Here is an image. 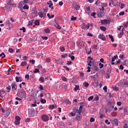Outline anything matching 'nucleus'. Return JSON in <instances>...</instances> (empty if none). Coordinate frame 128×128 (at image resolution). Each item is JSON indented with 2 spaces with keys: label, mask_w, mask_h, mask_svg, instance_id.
<instances>
[{
  "label": "nucleus",
  "mask_w": 128,
  "mask_h": 128,
  "mask_svg": "<svg viewBox=\"0 0 128 128\" xmlns=\"http://www.w3.org/2000/svg\"><path fill=\"white\" fill-rule=\"evenodd\" d=\"M18 96L22 98H26V93L24 90L21 89L18 90Z\"/></svg>",
  "instance_id": "f257e3e1"
},
{
  "label": "nucleus",
  "mask_w": 128,
  "mask_h": 128,
  "mask_svg": "<svg viewBox=\"0 0 128 128\" xmlns=\"http://www.w3.org/2000/svg\"><path fill=\"white\" fill-rule=\"evenodd\" d=\"M42 120L43 122H48L50 117H48L46 114H43L42 116Z\"/></svg>",
  "instance_id": "f03ea898"
},
{
  "label": "nucleus",
  "mask_w": 128,
  "mask_h": 128,
  "mask_svg": "<svg viewBox=\"0 0 128 128\" xmlns=\"http://www.w3.org/2000/svg\"><path fill=\"white\" fill-rule=\"evenodd\" d=\"M104 11L102 10V9H99V10L97 12V14L98 18H102V14H104Z\"/></svg>",
  "instance_id": "7ed1b4c3"
},
{
  "label": "nucleus",
  "mask_w": 128,
  "mask_h": 128,
  "mask_svg": "<svg viewBox=\"0 0 128 128\" xmlns=\"http://www.w3.org/2000/svg\"><path fill=\"white\" fill-rule=\"evenodd\" d=\"M84 104V102H82L80 103V104H81V106H80V108H79V115L80 116V114H82V108H84V105H83Z\"/></svg>",
  "instance_id": "20e7f679"
},
{
  "label": "nucleus",
  "mask_w": 128,
  "mask_h": 128,
  "mask_svg": "<svg viewBox=\"0 0 128 128\" xmlns=\"http://www.w3.org/2000/svg\"><path fill=\"white\" fill-rule=\"evenodd\" d=\"M112 122V124H114L115 126H118V119L115 118L114 120H110Z\"/></svg>",
  "instance_id": "39448f33"
},
{
  "label": "nucleus",
  "mask_w": 128,
  "mask_h": 128,
  "mask_svg": "<svg viewBox=\"0 0 128 128\" xmlns=\"http://www.w3.org/2000/svg\"><path fill=\"white\" fill-rule=\"evenodd\" d=\"M28 114H30L31 116H34V114H36V112L34 111V108H32L28 111Z\"/></svg>",
  "instance_id": "423d86ee"
},
{
  "label": "nucleus",
  "mask_w": 128,
  "mask_h": 128,
  "mask_svg": "<svg viewBox=\"0 0 128 128\" xmlns=\"http://www.w3.org/2000/svg\"><path fill=\"white\" fill-rule=\"evenodd\" d=\"M87 62H88V66H94V60L92 59L90 60V62L88 61Z\"/></svg>",
  "instance_id": "0eeeda50"
},
{
  "label": "nucleus",
  "mask_w": 128,
  "mask_h": 128,
  "mask_svg": "<svg viewBox=\"0 0 128 128\" xmlns=\"http://www.w3.org/2000/svg\"><path fill=\"white\" fill-rule=\"evenodd\" d=\"M12 90H16V88H18V86H16V82H14L12 84Z\"/></svg>",
  "instance_id": "6e6552de"
},
{
  "label": "nucleus",
  "mask_w": 128,
  "mask_h": 128,
  "mask_svg": "<svg viewBox=\"0 0 128 128\" xmlns=\"http://www.w3.org/2000/svg\"><path fill=\"white\" fill-rule=\"evenodd\" d=\"M98 38H100L102 40H106V36H104L103 34H100L98 35Z\"/></svg>",
  "instance_id": "1a4fd4ad"
},
{
  "label": "nucleus",
  "mask_w": 128,
  "mask_h": 128,
  "mask_svg": "<svg viewBox=\"0 0 128 128\" xmlns=\"http://www.w3.org/2000/svg\"><path fill=\"white\" fill-rule=\"evenodd\" d=\"M47 4L49 5V8H50L52 10H54V6H52L54 4H52V0H50L49 2H48Z\"/></svg>",
  "instance_id": "9d476101"
},
{
  "label": "nucleus",
  "mask_w": 128,
  "mask_h": 128,
  "mask_svg": "<svg viewBox=\"0 0 128 128\" xmlns=\"http://www.w3.org/2000/svg\"><path fill=\"white\" fill-rule=\"evenodd\" d=\"M86 12L88 14H91L92 12L90 11V6H88L86 8Z\"/></svg>",
  "instance_id": "9b49d317"
},
{
  "label": "nucleus",
  "mask_w": 128,
  "mask_h": 128,
  "mask_svg": "<svg viewBox=\"0 0 128 128\" xmlns=\"http://www.w3.org/2000/svg\"><path fill=\"white\" fill-rule=\"evenodd\" d=\"M38 14L40 18H44V16H46V14H44L42 12H38Z\"/></svg>",
  "instance_id": "f8f14e48"
},
{
  "label": "nucleus",
  "mask_w": 128,
  "mask_h": 128,
  "mask_svg": "<svg viewBox=\"0 0 128 128\" xmlns=\"http://www.w3.org/2000/svg\"><path fill=\"white\" fill-rule=\"evenodd\" d=\"M108 20H101V23L102 24H108Z\"/></svg>",
  "instance_id": "ddd939ff"
},
{
  "label": "nucleus",
  "mask_w": 128,
  "mask_h": 128,
  "mask_svg": "<svg viewBox=\"0 0 128 128\" xmlns=\"http://www.w3.org/2000/svg\"><path fill=\"white\" fill-rule=\"evenodd\" d=\"M6 94V91L4 90H0V98H4V96H2V94Z\"/></svg>",
  "instance_id": "4468645a"
},
{
  "label": "nucleus",
  "mask_w": 128,
  "mask_h": 128,
  "mask_svg": "<svg viewBox=\"0 0 128 128\" xmlns=\"http://www.w3.org/2000/svg\"><path fill=\"white\" fill-rule=\"evenodd\" d=\"M100 29L103 32H106V28L104 26H100Z\"/></svg>",
  "instance_id": "2eb2a0df"
},
{
  "label": "nucleus",
  "mask_w": 128,
  "mask_h": 128,
  "mask_svg": "<svg viewBox=\"0 0 128 128\" xmlns=\"http://www.w3.org/2000/svg\"><path fill=\"white\" fill-rule=\"evenodd\" d=\"M73 111L74 112H76V113L78 112V114H80V110L78 108H74L73 110Z\"/></svg>",
  "instance_id": "dca6fc26"
},
{
  "label": "nucleus",
  "mask_w": 128,
  "mask_h": 128,
  "mask_svg": "<svg viewBox=\"0 0 128 128\" xmlns=\"http://www.w3.org/2000/svg\"><path fill=\"white\" fill-rule=\"evenodd\" d=\"M93 69L94 70H96V72H98L100 68H98V66H93Z\"/></svg>",
  "instance_id": "f3484780"
},
{
  "label": "nucleus",
  "mask_w": 128,
  "mask_h": 128,
  "mask_svg": "<svg viewBox=\"0 0 128 128\" xmlns=\"http://www.w3.org/2000/svg\"><path fill=\"white\" fill-rule=\"evenodd\" d=\"M78 90H80V86L77 85L75 86V88H74V90H75V92Z\"/></svg>",
  "instance_id": "a211bd4d"
},
{
  "label": "nucleus",
  "mask_w": 128,
  "mask_h": 128,
  "mask_svg": "<svg viewBox=\"0 0 128 128\" xmlns=\"http://www.w3.org/2000/svg\"><path fill=\"white\" fill-rule=\"evenodd\" d=\"M26 62H22L20 64L21 66H24L26 65Z\"/></svg>",
  "instance_id": "6ab92c4d"
},
{
  "label": "nucleus",
  "mask_w": 128,
  "mask_h": 128,
  "mask_svg": "<svg viewBox=\"0 0 128 128\" xmlns=\"http://www.w3.org/2000/svg\"><path fill=\"white\" fill-rule=\"evenodd\" d=\"M30 8V6H28V4H24V6L23 7L24 10H28Z\"/></svg>",
  "instance_id": "aec40b11"
},
{
  "label": "nucleus",
  "mask_w": 128,
  "mask_h": 128,
  "mask_svg": "<svg viewBox=\"0 0 128 128\" xmlns=\"http://www.w3.org/2000/svg\"><path fill=\"white\" fill-rule=\"evenodd\" d=\"M10 114V109H8L6 110V116H9Z\"/></svg>",
  "instance_id": "412c9836"
},
{
  "label": "nucleus",
  "mask_w": 128,
  "mask_h": 128,
  "mask_svg": "<svg viewBox=\"0 0 128 128\" xmlns=\"http://www.w3.org/2000/svg\"><path fill=\"white\" fill-rule=\"evenodd\" d=\"M111 114L112 116H118V113H116V112H112Z\"/></svg>",
  "instance_id": "4be33fe9"
},
{
  "label": "nucleus",
  "mask_w": 128,
  "mask_h": 128,
  "mask_svg": "<svg viewBox=\"0 0 128 128\" xmlns=\"http://www.w3.org/2000/svg\"><path fill=\"white\" fill-rule=\"evenodd\" d=\"M5 8H6V10H7L8 12V10H10V5H6L5 6Z\"/></svg>",
  "instance_id": "5701e85b"
},
{
  "label": "nucleus",
  "mask_w": 128,
  "mask_h": 128,
  "mask_svg": "<svg viewBox=\"0 0 128 128\" xmlns=\"http://www.w3.org/2000/svg\"><path fill=\"white\" fill-rule=\"evenodd\" d=\"M0 56H2V58H6V54H4V53L3 52L0 54Z\"/></svg>",
  "instance_id": "b1692460"
},
{
  "label": "nucleus",
  "mask_w": 128,
  "mask_h": 128,
  "mask_svg": "<svg viewBox=\"0 0 128 128\" xmlns=\"http://www.w3.org/2000/svg\"><path fill=\"white\" fill-rule=\"evenodd\" d=\"M44 32H45L46 34H48L50 32V29H48V28L46 29H44Z\"/></svg>",
  "instance_id": "393cba45"
},
{
  "label": "nucleus",
  "mask_w": 128,
  "mask_h": 128,
  "mask_svg": "<svg viewBox=\"0 0 128 128\" xmlns=\"http://www.w3.org/2000/svg\"><path fill=\"white\" fill-rule=\"evenodd\" d=\"M54 26H56V28H58V30H60L62 28V27H60V26L58 24L54 25Z\"/></svg>",
  "instance_id": "a878e982"
},
{
  "label": "nucleus",
  "mask_w": 128,
  "mask_h": 128,
  "mask_svg": "<svg viewBox=\"0 0 128 128\" xmlns=\"http://www.w3.org/2000/svg\"><path fill=\"white\" fill-rule=\"evenodd\" d=\"M6 90L8 91H6L7 92H10V88H12V87L10 86H8V87L6 88Z\"/></svg>",
  "instance_id": "bb28decb"
},
{
  "label": "nucleus",
  "mask_w": 128,
  "mask_h": 128,
  "mask_svg": "<svg viewBox=\"0 0 128 128\" xmlns=\"http://www.w3.org/2000/svg\"><path fill=\"white\" fill-rule=\"evenodd\" d=\"M18 4L20 6V7H22L24 4V2H20L18 3Z\"/></svg>",
  "instance_id": "cd10ccee"
},
{
  "label": "nucleus",
  "mask_w": 128,
  "mask_h": 128,
  "mask_svg": "<svg viewBox=\"0 0 128 128\" xmlns=\"http://www.w3.org/2000/svg\"><path fill=\"white\" fill-rule=\"evenodd\" d=\"M83 28H84V30H88V29L90 28V26L89 25H85L83 27Z\"/></svg>",
  "instance_id": "c85d7f7f"
},
{
  "label": "nucleus",
  "mask_w": 128,
  "mask_h": 128,
  "mask_svg": "<svg viewBox=\"0 0 128 128\" xmlns=\"http://www.w3.org/2000/svg\"><path fill=\"white\" fill-rule=\"evenodd\" d=\"M15 118H16V120H18V122L20 121V118L19 116H16L15 117Z\"/></svg>",
  "instance_id": "c756f323"
},
{
  "label": "nucleus",
  "mask_w": 128,
  "mask_h": 128,
  "mask_svg": "<svg viewBox=\"0 0 128 128\" xmlns=\"http://www.w3.org/2000/svg\"><path fill=\"white\" fill-rule=\"evenodd\" d=\"M40 80L41 82H44V77H40Z\"/></svg>",
  "instance_id": "7c9ffc66"
},
{
  "label": "nucleus",
  "mask_w": 128,
  "mask_h": 128,
  "mask_svg": "<svg viewBox=\"0 0 128 128\" xmlns=\"http://www.w3.org/2000/svg\"><path fill=\"white\" fill-rule=\"evenodd\" d=\"M102 6H103L104 8H106V6H108V4H106V3H102Z\"/></svg>",
  "instance_id": "2f4dec72"
},
{
  "label": "nucleus",
  "mask_w": 128,
  "mask_h": 128,
  "mask_svg": "<svg viewBox=\"0 0 128 128\" xmlns=\"http://www.w3.org/2000/svg\"><path fill=\"white\" fill-rule=\"evenodd\" d=\"M8 6H12V0H8L7 2Z\"/></svg>",
  "instance_id": "473e14b6"
},
{
  "label": "nucleus",
  "mask_w": 128,
  "mask_h": 128,
  "mask_svg": "<svg viewBox=\"0 0 128 128\" xmlns=\"http://www.w3.org/2000/svg\"><path fill=\"white\" fill-rule=\"evenodd\" d=\"M20 124V121H18L16 120H15L14 124H16V126H18Z\"/></svg>",
  "instance_id": "72a5a7b5"
},
{
  "label": "nucleus",
  "mask_w": 128,
  "mask_h": 128,
  "mask_svg": "<svg viewBox=\"0 0 128 128\" xmlns=\"http://www.w3.org/2000/svg\"><path fill=\"white\" fill-rule=\"evenodd\" d=\"M103 90H104V92H108V87L106 86H104L103 88Z\"/></svg>",
  "instance_id": "f704fd0d"
},
{
  "label": "nucleus",
  "mask_w": 128,
  "mask_h": 128,
  "mask_svg": "<svg viewBox=\"0 0 128 128\" xmlns=\"http://www.w3.org/2000/svg\"><path fill=\"white\" fill-rule=\"evenodd\" d=\"M80 6H78V5H76L75 6V10H80Z\"/></svg>",
  "instance_id": "c9c22d12"
},
{
  "label": "nucleus",
  "mask_w": 128,
  "mask_h": 128,
  "mask_svg": "<svg viewBox=\"0 0 128 128\" xmlns=\"http://www.w3.org/2000/svg\"><path fill=\"white\" fill-rule=\"evenodd\" d=\"M94 120H96L94 118L92 117L90 118V122H94Z\"/></svg>",
  "instance_id": "e433bc0d"
},
{
  "label": "nucleus",
  "mask_w": 128,
  "mask_h": 128,
  "mask_svg": "<svg viewBox=\"0 0 128 128\" xmlns=\"http://www.w3.org/2000/svg\"><path fill=\"white\" fill-rule=\"evenodd\" d=\"M92 48H94V50H98V45H96V44L93 45Z\"/></svg>",
  "instance_id": "4c0bfd02"
},
{
  "label": "nucleus",
  "mask_w": 128,
  "mask_h": 128,
  "mask_svg": "<svg viewBox=\"0 0 128 128\" xmlns=\"http://www.w3.org/2000/svg\"><path fill=\"white\" fill-rule=\"evenodd\" d=\"M109 38H110L111 39L112 42H114V37L112 36L110 34Z\"/></svg>",
  "instance_id": "58836bf2"
},
{
  "label": "nucleus",
  "mask_w": 128,
  "mask_h": 128,
  "mask_svg": "<svg viewBox=\"0 0 128 128\" xmlns=\"http://www.w3.org/2000/svg\"><path fill=\"white\" fill-rule=\"evenodd\" d=\"M34 24L36 26H40V22L38 20H36Z\"/></svg>",
  "instance_id": "ea45409f"
},
{
  "label": "nucleus",
  "mask_w": 128,
  "mask_h": 128,
  "mask_svg": "<svg viewBox=\"0 0 128 128\" xmlns=\"http://www.w3.org/2000/svg\"><path fill=\"white\" fill-rule=\"evenodd\" d=\"M20 30H22L23 32H26V28L22 27L20 28Z\"/></svg>",
  "instance_id": "a19ab883"
},
{
  "label": "nucleus",
  "mask_w": 128,
  "mask_h": 128,
  "mask_svg": "<svg viewBox=\"0 0 128 128\" xmlns=\"http://www.w3.org/2000/svg\"><path fill=\"white\" fill-rule=\"evenodd\" d=\"M33 22H34V20H31L29 21L28 26H32Z\"/></svg>",
  "instance_id": "79ce46f5"
},
{
  "label": "nucleus",
  "mask_w": 128,
  "mask_h": 128,
  "mask_svg": "<svg viewBox=\"0 0 128 128\" xmlns=\"http://www.w3.org/2000/svg\"><path fill=\"white\" fill-rule=\"evenodd\" d=\"M84 85L86 88H88V86H89V84H88V83L86 82H85L84 83Z\"/></svg>",
  "instance_id": "37998d69"
},
{
  "label": "nucleus",
  "mask_w": 128,
  "mask_h": 128,
  "mask_svg": "<svg viewBox=\"0 0 128 128\" xmlns=\"http://www.w3.org/2000/svg\"><path fill=\"white\" fill-rule=\"evenodd\" d=\"M99 66H100V68H104V64H102L101 62L99 63Z\"/></svg>",
  "instance_id": "c03bdc74"
},
{
  "label": "nucleus",
  "mask_w": 128,
  "mask_h": 128,
  "mask_svg": "<svg viewBox=\"0 0 128 128\" xmlns=\"http://www.w3.org/2000/svg\"><path fill=\"white\" fill-rule=\"evenodd\" d=\"M9 52H10V54H12L14 52V50L12 48H10L8 50Z\"/></svg>",
  "instance_id": "a18cd8bd"
},
{
  "label": "nucleus",
  "mask_w": 128,
  "mask_h": 128,
  "mask_svg": "<svg viewBox=\"0 0 128 128\" xmlns=\"http://www.w3.org/2000/svg\"><path fill=\"white\" fill-rule=\"evenodd\" d=\"M66 56H68V54H64L62 55V58H66Z\"/></svg>",
  "instance_id": "49530a36"
},
{
  "label": "nucleus",
  "mask_w": 128,
  "mask_h": 128,
  "mask_svg": "<svg viewBox=\"0 0 128 128\" xmlns=\"http://www.w3.org/2000/svg\"><path fill=\"white\" fill-rule=\"evenodd\" d=\"M34 74H36V72H40V70H38V68H36L34 70Z\"/></svg>",
  "instance_id": "de8ad7c7"
},
{
  "label": "nucleus",
  "mask_w": 128,
  "mask_h": 128,
  "mask_svg": "<svg viewBox=\"0 0 128 128\" xmlns=\"http://www.w3.org/2000/svg\"><path fill=\"white\" fill-rule=\"evenodd\" d=\"M17 42H18V38H14V42H13L14 44H16Z\"/></svg>",
  "instance_id": "09e8293b"
},
{
  "label": "nucleus",
  "mask_w": 128,
  "mask_h": 128,
  "mask_svg": "<svg viewBox=\"0 0 128 128\" xmlns=\"http://www.w3.org/2000/svg\"><path fill=\"white\" fill-rule=\"evenodd\" d=\"M76 20V17H74V16H72L71 18V20Z\"/></svg>",
  "instance_id": "8fccbe9b"
},
{
  "label": "nucleus",
  "mask_w": 128,
  "mask_h": 128,
  "mask_svg": "<svg viewBox=\"0 0 128 128\" xmlns=\"http://www.w3.org/2000/svg\"><path fill=\"white\" fill-rule=\"evenodd\" d=\"M94 100V96H91L89 97V98H88V100H89V102L90 100Z\"/></svg>",
  "instance_id": "3c124183"
},
{
  "label": "nucleus",
  "mask_w": 128,
  "mask_h": 128,
  "mask_svg": "<svg viewBox=\"0 0 128 128\" xmlns=\"http://www.w3.org/2000/svg\"><path fill=\"white\" fill-rule=\"evenodd\" d=\"M25 78H27V80H30V75L26 74L25 76Z\"/></svg>",
  "instance_id": "603ef678"
},
{
  "label": "nucleus",
  "mask_w": 128,
  "mask_h": 128,
  "mask_svg": "<svg viewBox=\"0 0 128 128\" xmlns=\"http://www.w3.org/2000/svg\"><path fill=\"white\" fill-rule=\"evenodd\" d=\"M16 82H20V78L18 76H16Z\"/></svg>",
  "instance_id": "864d4df0"
},
{
  "label": "nucleus",
  "mask_w": 128,
  "mask_h": 128,
  "mask_svg": "<svg viewBox=\"0 0 128 128\" xmlns=\"http://www.w3.org/2000/svg\"><path fill=\"white\" fill-rule=\"evenodd\" d=\"M96 12H94L92 14H91L92 16H94V18H96Z\"/></svg>",
  "instance_id": "5fc2aeb1"
},
{
  "label": "nucleus",
  "mask_w": 128,
  "mask_h": 128,
  "mask_svg": "<svg viewBox=\"0 0 128 128\" xmlns=\"http://www.w3.org/2000/svg\"><path fill=\"white\" fill-rule=\"evenodd\" d=\"M39 88L40 90H44V87L41 84L40 85Z\"/></svg>",
  "instance_id": "6e6d98bb"
},
{
  "label": "nucleus",
  "mask_w": 128,
  "mask_h": 128,
  "mask_svg": "<svg viewBox=\"0 0 128 128\" xmlns=\"http://www.w3.org/2000/svg\"><path fill=\"white\" fill-rule=\"evenodd\" d=\"M128 62V60H124L123 62V66H126V62Z\"/></svg>",
  "instance_id": "4d7b16f0"
},
{
  "label": "nucleus",
  "mask_w": 128,
  "mask_h": 128,
  "mask_svg": "<svg viewBox=\"0 0 128 128\" xmlns=\"http://www.w3.org/2000/svg\"><path fill=\"white\" fill-rule=\"evenodd\" d=\"M29 62H32V64H34L36 62V60H30Z\"/></svg>",
  "instance_id": "13d9d810"
},
{
  "label": "nucleus",
  "mask_w": 128,
  "mask_h": 128,
  "mask_svg": "<svg viewBox=\"0 0 128 128\" xmlns=\"http://www.w3.org/2000/svg\"><path fill=\"white\" fill-rule=\"evenodd\" d=\"M62 80L64 82H66L67 80L65 76H62Z\"/></svg>",
  "instance_id": "bf43d9fd"
},
{
  "label": "nucleus",
  "mask_w": 128,
  "mask_h": 128,
  "mask_svg": "<svg viewBox=\"0 0 128 128\" xmlns=\"http://www.w3.org/2000/svg\"><path fill=\"white\" fill-rule=\"evenodd\" d=\"M72 61H68L67 62V63H66V64L68 65V66H70V64H72Z\"/></svg>",
  "instance_id": "052dcab7"
},
{
  "label": "nucleus",
  "mask_w": 128,
  "mask_h": 128,
  "mask_svg": "<svg viewBox=\"0 0 128 128\" xmlns=\"http://www.w3.org/2000/svg\"><path fill=\"white\" fill-rule=\"evenodd\" d=\"M60 50L61 52H64V47L62 46L60 48Z\"/></svg>",
  "instance_id": "680f3d73"
},
{
  "label": "nucleus",
  "mask_w": 128,
  "mask_h": 128,
  "mask_svg": "<svg viewBox=\"0 0 128 128\" xmlns=\"http://www.w3.org/2000/svg\"><path fill=\"white\" fill-rule=\"evenodd\" d=\"M50 110H54V105H50Z\"/></svg>",
  "instance_id": "e2e57ef3"
},
{
  "label": "nucleus",
  "mask_w": 128,
  "mask_h": 128,
  "mask_svg": "<svg viewBox=\"0 0 128 128\" xmlns=\"http://www.w3.org/2000/svg\"><path fill=\"white\" fill-rule=\"evenodd\" d=\"M106 124H110V122H108V120H105Z\"/></svg>",
  "instance_id": "0e129e2a"
},
{
  "label": "nucleus",
  "mask_w": 128,
  "mask_h": 128,
  "mask_svg": "<svg viewBox=\"0 0 128 128\" xmlns=\"http://www.w3.org/2000/svg\"><path fill=\"white\" fill-rule=\"evenodd\" d=\"M76 118L77 120H80V116H76Z\"/></svg>",
  "instance_id": "69168bd1"
},
{
  "label": "nucleus",
  "mask_w": 128,
  "mask_h": 128,
  "mask_svg": "<svg viewBox=\"0 0 128 128\" xmlns=\"http://www.w3.org/2000/svg\"><path fill=\"white\" fill-rule=\"evenodd\" d=\"M46 62H50V58H46Z\"/></svg>",
  "instance_id": "338daca9"
},
{
  "label": "nucleus",
  "mask_w": 128,
  "mask_h": 128,
  "mask_svg": "<svg viewBox=\"0 0 128 128\" xmlns=\"http://www.w3.org/2000/svg\"><path fill=\"white\" fill-rule=\"evenodd\" d=\"M124 86H128V80L127 82L124 81Z\"/></svg>",
  "instance_id": "774afa93"
}]
</instances>
